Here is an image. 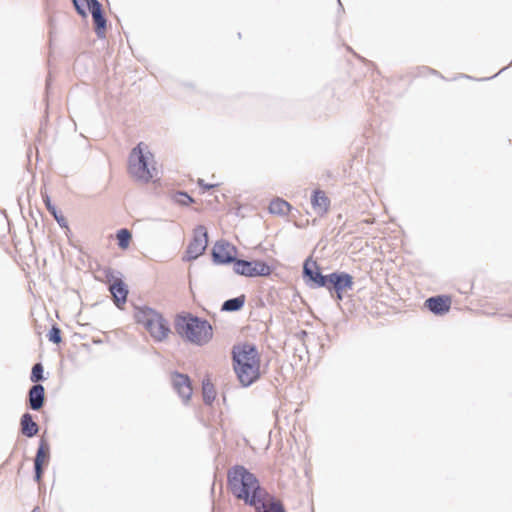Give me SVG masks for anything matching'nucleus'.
<instances>
[{
    "label": "nucleus",
    "instance_id": "obj_1",
    "mask_svg": "<svg viewBox=\"0 0 512 512\" xmlns=\"http://www.w3.org/2000/svg\"><path fill=\"white\" fill-rule=\"evenodd\" d=\"M228 488L231 493L251 506L264 491L257 478L243 466H235L228 472Z\"/></svg>",
    "mask_w": 512,
    "mask_h": 512
},
{
    "label": "nucleus",
    "instance_id": "obj_2",
    "mask_svg": "<svg viewBox=\"0 0 512 512\" xmlns=\"http://www.w3.org/2000/svg\"><path fill=\"white\" fill-rule=\"evenodd\" d=\"M234 370L244 386L255 382L260 376V356L255 347L239 345L233 349Z\"/></svg>",
    "mask_w": 512,
    "mask_h": 512
},
{
    "label": "nucleus",
    "instance_id": "obj_3",
    "mask_svg": "<svg viewBox=\"0 0 512 512\" xmlns=\"http://www.w3.org/2000/svg\"><path fill=\"white\" fill-rule=\"evenodd\" d=\"M128 172L135 180L144 183L157 176L154 156L145 143L140 142L132 149L128 160Z\"/></svg>",
    "mask_w": 512,
    "mask_h": 512
},
{
    "label": "nucleus",
    "instance_id": "obj_4",
    "mask_svg": "<svg viewBox=\"0 0 512 512\" xmlns=\"http://www.w3.org/2000/svg\"><path fill=\"white\" fill-rule=\"evenodd\" d=\"M135 320L138 324L142 325L156 341L164 340L170 333L169 325L162 315L151 308H137L135 311Z\"/></svg>",
    "mask_w": 512,
    "mask_h": 512
},
{
    "label": "nucleus",
    "instance_id": "obj_5",
    "mask_svg": "<svg viewBox=\"0 0 512 512\" xmlns=\"http://www.w3.org/2000/svg\"><path fill=\"white\" fill-rule=\"evenodd\" d=\"M182 332L189 341L196 344H204L212 337L211 325L198 318H189L183 326Z\"/></svg>",
    "mask_w": 512,
    "mask_h": 512
},
{
    "label": "nucleus",
    "instance_id": "obj_6",
    "mask_svg": "<svg viewBox=\"0 0 512 512\" xmlns=\"http://www.w3.org/2000/svg\"><path fill=\"white\" fill-rule=\"evenodd\" d=\"M234 271L246 277L269 276L271 267L261 260L246 261L237 259L234 262Z\"/></svg>",
    "mask_w": 512,
    "mask_h": 512
},
{
    "label": "nucleus",
    "instance_id": "obj_7",
    "mask_svg": "<svg viewBox=\"0 0 512 512\" xmlns=\"http://www.w3.org/2000/svg\"><path fill=\"white\" fill-rule=\"evenodd\" d=\"M320 287H325L329 290L334 289L338 298L341 299V293L347 291L353 286V277L347 273H331L329 275H325V278H320Z\"/></svg>",
    "mask_w": 512,
    "mask_h": 512
},
{
    "label": "nucleus",
    "instance_id": "obj_8",
    "mask_svg": "<svg viewBox=\"0 0 512 512\" xmlns=\"http://www.w3.org/2000/svg\"><path fill=\"white\" fill-rule=\"evenodd\" d=\"M106 281L109 283V290L117 307L121 308L127 301L128 287L124 281L116 276L111 269L105 271Z\"/></svg>",
    "mask_w": 512,
    "mask_h": 512
},
{
    "label": "nucleus",
    "instance_id": "obj_9",
    "mask_svg": "<svg viewBox=\"0 0 512 512\" xmlns=\"http://www.w3.org/2000/svg\"><path fill=\"white\" fill-rule=\"evenodd\" d=\"M208 245V234L204 226L200 225L194 229L193 239L188 245L187 254L189 258L196 259L202 255Z\"/></svg>",
    "mask_w": 512,
    "mask_h": 512
},
{
    "label": "nucleus",
    "instance_id": "obj_10",
    "mask_svg": "<svg viewBox=\"0 0 512 512\" xmlns=\"http://www.w3.org/2000/svg\"><path fill=\"white\" fill-rule=\"evenodd\" d=\"M251 506H253L257 512H285L281 501L265 490L255 501H252Z\"/></svg>",
    "mask_w": 512,
    "mask_h": 512
},
{
    "label": "nucleus",
    "instance_id": "obj_11",
    "mask_svg": "<svg viewBox=\"0 0 512 512\" xmlns=\"http://www.w3.org/2000/svg\"><path fill=\"white\" fill-rule=\"evenodd\" d=\"M50 460V447L49 444L45 440H41L36 457L34 460L35 466V478L37 482L41 481L43 469L46 467Z\"/></svg>",
    "mask_w": 512,
    "mask_h": 512
},
{
    "label": "nucleus",
    "instance_id": "obj_12",
    "mask_svg": "<svg viewBox=\"0 0 512 512\" xmlns=\"http://www.w3.org/2000/svg\"><path fill=\"white\" fill-rule=\"evenodd\" d=\"M235 247L227 242L219 241L213 247V258L216 262L224 264L235 262Z\"/></svg>",
    "mask_w": 512,
    "mask_h": 512
},
{
    "label": "nucleus",
    "instance_id": "obj_13",
    "mask_svg": "<svg viewBox=\"0 0 512 512\" xmlns=\"http://www.w3.org/2000/svg\"><path fill=\"white\" fill-rule=\"evenodd\" d=\"M452 298L448 295L430 297L425 301V306L436 315H444L449 312Z\"/></svg>",
    "mask_w": 512,
    "mask_h": 512
},
{
    "label": "nucleus",
    "instance_id": "obj_14",
    "mask_svg": "<svg viewBox=\"0 0 512 512\" xmlns=\"http://www.w3.org/2000/svg\"><path fill=\"white\" fill-rule=\"evenodd\" d=\"M311 206L318 216L323 217L329 212L331 201L325 191L316 189L311 196Z\"/></svg>",
    "mask_w": 512,
    "mask_h": 512
},
{
    "label": "nucleus",
    "instance_id": "obj_15",
    "mask_svg": "<svg viewBox=\"0 0 512 512\" xmlns=\"http://www.w3.org/2000/svg\"><path fill=\"white\" fill-rule=\"evenodd\" d=\"M172 384L177 393L184 399H190L192 395V387L188 376L175 373L172 375Z\"/></svg>",
    "mask_w": 512,
    "mask_h": 512
},
{
    "label": "nucleus",
    "instance_id": "obj_16",
    "mask_svg": "<svg viewBox=\"0 0 512 512\" xmlns=\"http://www.w3.org/2000/svg\"><path fill=\"white\" fill-rule=\"evenodd\" d=\"M90 13L95 24L96 34L103 37L106 31V19L102 14L101 4L97 0L92 1Z\"/></svg>",
    "mask_w": 512,
    "mask_h": 512
},
{
    "label": "nucleus",
    "instance_id": "obj_17",
    "mask_svg": "<svg viewBox=\"0 0 512 512\" xmlns=\"http://www.w3.org/2000/svg\"><path fill=\"white\" fill-rule=\"evenodd\" d=\"M45 390L40 384L32 386L29 391V405L33 410H39L44 404Z\"/></svg>",
    "mask_w": 512,
    "mask_h": 512
},
{
    "label": "nucleus",
    "instance_id": "obj_18",
    "mask_svg": "<svg viewBox=\"0 0 512 512\" xmlns=\"http://www.w3.org/2000/svg\"><path fill=\"white\" fill-rule=\"evenodd\" d=\"M21 432L26 437H33L38 433V425L29 413L22 415L20 420Z\"/></svg>",
    "mask_w": 512,
    "mask_h": 512
},
{
    "label": "nucleus",
    "instance_id": "obj_19",
    "mask_svg": "<svg viewBox=\"0 0 512 512\" xmlns=\"http://www.w3.org/2000/svg\"><path fill=\"white\" fill-rule=\"evenodd\" d=\"M291 205L282 198H274L271 200L268 210L271 214L286 216L291 211Z\"/></svg>",
    "mask_w": 512,
    "mask_h": 512
},
{
    "label": "nucleus",
    "instance_id": "obj_20",
    "mask_svg": "<svg viewBox=\"0 0 512 512\" xmlns=\"http://www.w3.org/2000/svg\"><path fill=\"white\" fill-rule=\"evenodd\" d=\"M304 274L308 276L319 287L321 282L318 277L325 278V276L318 271L316 262L309 260H307L304 263Z\"/></svg>",
    "mask_w": 512,
    "mask_h": 512
},
{
    "label": "nucleus",
    "instance_id": "obj_21",
    "mask_svg": "<svg viewBox=\"0 0 512 512\" xmlns=\"http://www.w3.org/2000/svg\"><path fill=\"white\" fill-rule=\"evenodd\" d=\"M244 303H245V295H241L239 297L225 301L222 306V310L238 311L244 306Z\"/></svg>",
    "mask_w": 512,
    "mask_h": 512
},
{
    "label": "nucleus",
    "instance_id": "obj_22",
    "mask_svg": "<svg viewBox=\"0 0 512 512\" xmlns=\"http://www.w3.org/2000/svg\"><path fill=\"white\" fill-rule=\"evenodd\" d=\"M202 393H203L204 401L207 404H211L214 401V399L216 397V390H215L214 385L209 380L203 381Z\"/></svg>",
    "mask_w": 512,
    "mask_h": 512
},
{
    "label": "nucleus",
    "instance_id": "obj_23",
    "mask_svg": "<svg viewBox=\"0 0 512 512\" xmlns=\"http://www.w3.org/2000/svg\"><path fill=\"white\" fill-rule=\"evenodd\" d=\"M118 245L122 250H126L131 242L132 235L128 229H120L116 234Z\"/></svg>",
    "mask_w": 512,
    "mask_h": 512
},
{
    "label": "nucleus",
    "instance_id": "obj_24",
    "mask_svg": "<svg viewBox=\"0 0 512 512\" xmlns=\"http://www.w3.org/2000/svg\"><path fill=\"white\" fill-rule=\"evenodd\" d=\"M77 12L86 17L87 13L91 11V3L93 0H72Z\"/></svg>",
    "mask_w": 512,
    "mask_h": 512
},
{
    "label": "nucleus",
    "instance_id": "obj_25",
    "mask_svg": "<svg viewBox=\"0 0 512 512\" xmlns=\"http://www.w3.org/2000/svg\"><path fill=\"white\" fill-rule=\"evenodd\" d=\"M30 379L32 382L37 383L44 379L43 377V366L41 363H37L33 366Z\"/></svg>",
    "mask_w": 512,
    "mask_h": 512
},
{
    "label": "nucleus",
    "instance_id": "obj_26",
    "mask_svg": "<svg viewBox=\"0 0 512 512\" xmlns=\"http://www.w3.org/2000/svg\"><path fill=\"white\" fill-rule=\"evenodd\" d=\"M175 199L178 203L182 205H190L194 202L193 198L184 192L177 193Z\"/></svg>",
    "mask_w": 512,
    "mask_h": 512
},
{
    "label": "nucleus",
    "instance_id": "obj_27",
    "mask_svg": "<svg viewBox=\"0 0 512 512\" xmlns=\"http://www.w3.org/2000/svg\"><path fill=\"white\" fill-rule=\"evenodd\" d=\"M48 338L50 341L58 344L61 342V331L57 327H52V329L49 331Z\"/></svg>",
    "mask_w": 512,
    "mask_h": 512
},
{
    "label": "nucleus",
    "instance_id": "obj_28",
    "mask_svg": "<svg viewBox=\"0 0 512 512\" xmlns=\"http://www.w3.org/2000/svg\"><path fill=\"white\" fill-rule=\"evenodd\" d=\"M44 203L49 210V212L55 217V219L60 223L63 220V217H58L55 207L51 204V200L48 196L44 197Z\"/></svg>",
    "mask_w": 512,
    "mask_h": 512
},
{
    "label": "nucleus",
    "instance_id": "obj_29",
    "mask_svg": "<svg viewBox=\"0 0 512 512\" xmlns=\"http://www.w3.org/2000/svg\"><path fill=\"white\" fill-rule=\"evenodd\" d=\"M198 184L203 187L205 190L206 189H211V188H214L217 186V184H205L204 181L202 179H199L198 180Z\"/></svg>",
    "mask_w": 512,
    "mask_h": 512
},
{
    "label": "nucleus",
    "instance_id": "obj_30",
    "mask_svg": "<svg viewBox=\"0 0 512 512\" xmlns=\"http://www.w3.org/2000/svg\"><path fill=\"white\" fill-rule=\"evenodd\" d=\"M31 512H41V509L39 507H35Z\"/></svg>",
    "mask_w": 512,
    "mask_h": 512
}]
</instances>
